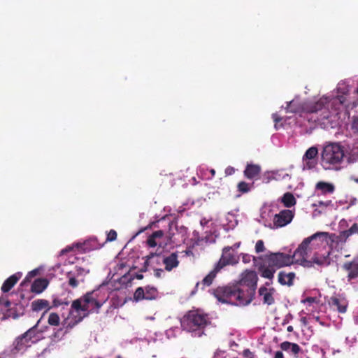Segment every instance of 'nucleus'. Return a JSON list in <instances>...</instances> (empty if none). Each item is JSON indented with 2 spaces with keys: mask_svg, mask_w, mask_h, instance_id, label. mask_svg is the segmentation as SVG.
Instances as JSON below:
<instances>
[{
  "mask_svg": "<svg viewBox=\"0 0 358 358\" xmlns=\"http://www.w3.org/2000/svg\"><path fill=\"white\" fill-rule=\"evenodd\" d=\"M294 213L290 210H282L275 214L273 218V224L278 227H282L290 223L294 217Z\"/></svg>",
  "mask_w": 358,
  "mask_h": 358,
  "instance_id": "f8f14e48",
  "label": "nucleus"
},
{
  "mask_svg": "<svg viewBox=\"0 0 358 358\" xmlns=\"http://www.w3.org/2000/svg\"><path fill=\"white\" fill-rule=\"evenodd\" d=\"M103 245L104 243H99L96 237H92L83 243H77L75 245L83 252H87L90 250L100 249Z\"/></svg>",
  "mask_w": 358,
  "mask_h": 358,
  "instance_id": "4468645a",
  "label": "nucleus"
},
{
  "mask_svg": "<svg viewBox=\"0 0 358 358\" xmlns=\"http://www.w3.org/2000/svg\"><path fill=\"white\" fill-rule=\"evenodd\" d=\"M217 265H215L214 268L202 280L201 284L203 285L201 289H204L205 287H209L212 285L214 279L217 274L221 271Z\"/></svg>",
  "mask_w": 358,
  "mask_h": 358,
  "instance_id": "393cba45",
  "label": "nucleus"
},
{
  "mask_svg": "<svg viewBox=\"0 0 358 358\" xmlns=\"http://www.w3.org/2000/svg\"><path fill=\"white\" fill-rule=\"evenodd\" d=\"M356 92L358 94V88L356 90Z\"/></svg>",
  "mask_w": 358,
  "mask_h": 358,
  "instance_id": "774afa93",
  "label": "nucleus"
},
{
  "mask_svg": "<svg viewBox=\"0 0 358 358\" xmlns=\"http://www.w3.org/2000/svg\"><path fill=\"white\" fill-rule=\"evenodd\" d=\"M329 255L330 252H327L325 254L322 255L316 252L311 258V259L308 260V262H311V266L313 264H317L319 266H328L331 262Z\"/></svg>",
  "mask_w": 358,
  "mask_h": 358,
  "instance_id": "f3484780",
  "label": "nucleus"
},
{
  "mask_svg": "<svg viewBox=\"0 0 358 358\" xmlns=\"http://www.w3.org/2000/svg\"><path fill=\"white\" fill-rule=\"evenodd\" d=\"M199 285H200V282H197L196 285V288H198Z\"/></svg>",
  "mask_w": 358,
  "mask_h": 358,
  "instance_id": "69168bd1",
  "label": "nucleus"
},
{
  "mask_svg": "<svg viewBox=\"0 0 358 358\" xmlns=\"http://www.w3.org/2000/svg\"><path fill=\"white\" fill-rule=\"evenodd\" d=\"M145 229H141L136 234H141V232H143Z\"/></svg>",
  "mask_w": 358,
  "mask_h": 358,
  "instance_id": "0e129e2a",
  "label": "nucleus"
},
{
  "mask_svg": "<svg viewBox=\"0 0 358 358\" xmlns=\"http://www.w3.org/2000/svg\"><path fill=\"white\" fill-rule=\"evenodd\" d=\"M329 303L332 307H336L341 313H344L347 310L348 301L345 299H340L336 296L331 297Z\"/></svg>",
  "mask_w": 358,
  "mask_h": 358,
  "instance_id": "aec40b11",
  "label": "nucleus"
},
{
  "mask_svg": "<svg viewBox=\"0 0 358 358\" xmlns=\"http://www.w3.org/2000/svg\"><path fill=\"white\" fill-rule=\"evenodd\" d=\"M318 206L321 207V206H325V207H327V206H333V203H332V201L331 200H329V201H319L318 202Z\"/></svg>",
  "mask_w": 358,
  "mask_h": 358,
  "instance_id": "3c124183",
  "label": "nucleus"
},
{
  "mask_svg": "<svg viewBox=\"0 0 358 358\" xmlns=\"http://www.w3.org/2000/svg\"><path fill=\"white\" fill-rule=\"evenodd\" d=\"M145 299L152 300L156 299L158 294L157 288L154 287L147 286L145 289Z\"/></svg>",
  "mask_w": 358,
  "mask_h": 358,
  "instance_id": "2f4dec72",
  "label": "nucleus"
},
{
  "mask_svg": "<svg viewBox=\"0 0 358 358\" xmlns=\"http://www.w3.org/2000/svg\"><path fill=\"white\" fill-rule=\"evenodd\" d=\"M36 327H37V324H36L33 327H31L29 329H28L25 333L23 334V335L26 338H28V336H30L31 337H32L34 338L35 337V336H36Z\"/></svg>",
  "mask_w": 358,
  "mask_h": 358,
  "instance_id": "ea45409f",
  "label": "nucleus"
},
{
  "mask_svg": "<svg viewBox=\"0 0 358 358\" xmlns=\"http://www.w3.org/2000/svg\"><path fill=\"white\" fill-rule=\"evenodd\" d=\"M105 301H101L98 299L97 292L96 290L87 292L86 294L81 296L80 298L73 301L71 303V310L70 313L74 310L76 313L80 311L85 312L83 317H79V318L75 322L77 324L81 322L84 317L88 316L90 313L99 312V309L103 305Z\"/></svg>",
  "mask_w": 358,
  "mask_h": 358,
  "instance_id": "20e7f679",
  "label": "nucleus"
},
{
  "mask_svg": "<svg viewBox=\"0 0 358 358\" xmlns=\"http://www.w3.org/2000/svg\"><path fill=\"white\" fill-rule=\"evenodd\" d=\"M278 172L279 171H273L265 173L262 178L263 182L268 183L271 180H278Z\"/></svg>",
  "mask_w": 358,
  "mask_h": 358,
  "instance_id": "473e14b6",
  "label": "nucleus"
},
{
  "mask_svg": "<svg viewBox=\"0 0 358 358\" xmlns=\"http://www.w3.org/2000/svg\"><path fill=\"white\" fill-rule=\"evenodd\" d=\"M10 317H13V319H17L18 317V315L16 313H13V310L10 309L3 316V319H6Z\"/></svg>",
  "mask_w": 358,
  "mask_h": 358,
  "instance_id": "79ce46f5",
  "label": "nucleus"
},
{
  "mask_svg": "<svg viewBox=\"0 0 358 358\" xmlns=\"http://www.w3.org/2000/svg\"><path fill=\"white\" fill-rule=\"evenodd\" d=\"M318 155V150L316 147L309 148L303 156V169H312L317 164L316 158Z\"/></svg>",
  "mask_w": 358,
  "mask_h": 358,
  "instance_id": "9b49d317",
  "label": "nucleus"
},
{
  "mask_svg": "<svg viewBox=\"0 0 358 358\" xmlns=\"http://www.w3.org/2000/svg\"><path fill=\"white\" fill-rule=\"evenodd\" d=\"M243 355L247 358H254L252 357L253 355L252 352L249 349H245L243 352Z\"/></svg>",
  "mask_w": 358,
  "mask_h": 358,
  "instance_id": "603ef678",
  "label": "nucleus"
},
{
  "mask_svg": "<svg viewBox=\"0 0 358 358\" xmlns=\"http://www.w3.org/2000/svg\"><path fill=\"white\" fill-rule=\"evenodd\" d=\"M145 262H144V264H143V266L142 267V268L141 269V272H145L148 271V268L149 266H150V260H148L147 258H145Z\"/></svg>",
  "mask_w": 358,
  "mask_h": 358,
  "instance_id": "49530a36",
  "label": "nucleus"
},
{
  "mask_svg": "<svg viewBox=\"0 0 358 358\" xmlns=\"http://www.w3.org/2000/svg\"><path fill=\"white\" fill-rule=\"evenodd\" d=\"M280 348L282 350L287 351L290 350L294 355H297L301 351V348L296 343H290L288 341L282 342L280 344Z\"/></svg>",
  "mask_w": 358,
  "mask_h": 358,
  "instance_id": "c756f323",
  "label": "nucleus"
},
{
  "mask_svg": "<svg viewBox=\"0 0 358 358\" xmlns=\"http://www.w3.org/2000/svg\"><path fill=\"white\" fill-rule=\"evenodd\" d=\"M241 245V242L234 243L232 246H227L222 249V253L219 261L215 265L220 269L228 265L236 264L238 261L235 255V251Z\"/></svg>",
  "mask_w": 358,
  "mask_h": 358,
  "instance_id": "1a4fd4ad",
  "label": "nucleus"
},
{
  "mask_svg": "<svg viewBox=\"0 0 358 358\" xmlns=\"http://www.w3.org/2000/svg\"><path fill=\"white\" fill-rule=\"evenodd\" d=\"M117 234L116 231L114 230V229H110L107 233V237H106V239L105 241V243H106V242H112V241H115L117 239Z\"/></svg>",
  "mask_w": 358,
  "mask_h": 358,
  "instance_id": "4c0bfd02",
  "label": "nucleus"
},
{
  "mask_svg": "<svg viewBox=\"0 0 358 358\" xmlns=\"http://www.w3.org/2000/svg\"><path fill=\"white\" fill-rule=\"evenodd\" d=\"M293 330H294V328H293V327H292V326H291V325H290V326H288V327H287V331L288 332H292V331H293Z\"/></svg>",
  "mask_w": 358,
  "mask_h": 358,
  "instance_id": "bf43d9fd",
  "label": "nucleus"
},
{
  "mask_svg": "<svg viewBox=\"0 0 358 358\" xmlns=\"http://www.w3.org/2000/svg\"><path fill=\"white\" fill-rule=\"evenodd\" d=\"M272 118H273V121L275 122V129H278V126H277L278 123L282 120V117L278 113H273L272 115Z\"/></svg>",
  "mask_w": 358,
  "mask_h": 358,
  "instance_id": "37998d69",
  "label": "nucleus"
},
{
  "mask_svg": "<svg viewBox=\"0 0 358 358\" xmlns=\"http://www.w3.org/2000/svg\"><path fill=\"white\" fill-rule=\"evenodd\" d=\"M37 273H38L37 270H33L29 273V276L34 277V276L36 275Z\"/></svg>",
  "mask_w": 358,
  "mask_h": 358,
  "instance_id": "6e6d98bb",
  "label": "nucleus"
},
{
  "mask_svg": "<svg viewBox=\"0 0 358 358\" xmlns=\"http://www.w3.org/2000/svg\"><path fill=\"white\" fill-rule=\"evenodd\" d=\"M258 276L255 271L246 270L236 283L246 303L250 304L254 299L257 286Z\"/></svg>",
  "mask_w": 358,
  "mask_h": 358,
  "instance_id": "423d86ee",
  "label": "nucleus"
},
{
  "mask_svg": "<svg viewBox=\"0 0 358 358\" xmlns=\"http://www.w3.org/2000/svg\"><path fill=\"white\" fill-rule=\"evenodd\" d=\"M48 322L52 326H58L60 322V318L57 313H52L50 314L48 320Z\"/></svg>",
  "mask_w": 358,
  "mask_h": 358,
  "instance_id": "f704fd0d",
  "label": "nucleus"
},
{
  "mask_svg": "<svg viewBox=\"0 0 358 358\" xmlns=\"http://www.w3.org/2000/svg\"><path fill=\"white\" fill-rule=\"evenodd\" d=\"M3 304L6 308H9L11 305V302L9 300H6Z\"/></svg>",
  "mask_w": 358,
  "mask_h": 358,
  "instance_id": "4d7b16f0",
  "label": "nucleus"
},
{
  "mask_svg": "<svg viewBox=\"0 0 358 358\" xmlns=\"http://www.w3.org/2000/svg\"><path fill=\"white\" fill-rule=\"evenodd\" d=\"M289 174H288V173H286V174H285V175L282 176V178H283V179H285V177H289Z\"/></svg>",
  "mask_w": 358,
  "mask_h": 358,
  "instance_id": "e2e57ef3",
  "label": "nucleus"
},
{
  "mask_svg": "<svg viewBox=\"0 0 358 358\" xmlns=\"http://www.w3.org/2000/svg\"><path fill=\"white\" fill-rule=\"evenodd\" d=\"M320 155V164L324 169L338 171L344 160V148L338 143H329L323 147Z\"/></svg>",
  "mask_w": 358,
  "mask_h": 358,
  "instance_id": "7ed1b4c3",
  "label": "nucleus"
},
{
  "mask_svg": "<svg viewBox=\"0 0 358 358\" xmlns=\"http://www.w3.org/2000/svg\"><path fill=\"white\" fill-rule=\"evenodd\" d=\"M265 285H266V286H269V285H270V282H266L265 283Z\"/></svg>",
  "mask_w": 358,
  "mask_h": 358,
  "instance_id": "338daca9",
  "label": "nucleus"
},
{
  "mask_svg": "<svg viewBox=\"0 0 358 358\" xmlns=\"http://www.w3.org/2000/svg\"><path fill=\"white\" fill-rule=\"evenodd\" d=\"M151 236H152V238H155V239L161 238L164 236V231L162 230H158L154 231Z\"/></svg>",
  "mask_w": 358,
  "mask_h": 358,
  "instance_id": "c03bdc74",
  "label": "nucleus"
},
{
  "mask_svg": "<svg viewBox=\"0 0 358 358\" xmlns=\"http://www.w3.org/2000/svg\"><path fill=\"white\" fill-rule=\"evenodd\" d=\"M343 270L348 272V281L351 282L352 280L358 278V257H354L350 262H346L342 266Z\"/></svg>",
  "mask_w": 358,
  "mask_h": 358,
  "instance_id": "ddd939ff",
  "label": "nucleus"
},
{
  "mask_svg": "<svg viewBox=\"0 0 358 358\" xmlns=\"http://www.w3.org/2000/svg\"><path fill=\"white\" fill-rule=\"evenodd\" d=\"M210 173H211V175H212L213 176H215V171L214 169H211V170H210Z\"/></svg>",
  "mask_w": 358,
  "mask_h": 358,
  "instance_id": "680f3d73",
  "label": "nucleus"
},
{
  "mask_svg": "<svg viewBox=\"0 0 358 358\" xmlns=\"http://www.w3.org/2000/svg\"><path fill=\"white\" fill-rule=\"evenodd\" d=\"M212 294L222 303H230L240 306L248 305L236 284L217 287L212 290Z\"/></svg>",
  "mask_w": 358,
  "mask_h": 358,
  "instance_id": "39448f33",
  "label": "nucleus"
},
{
  "mask_svg": "<svg viewBox=\"0 0 358 358\" xmlns=\"http://www.w3.org/2000/svg\"><path fill=\"white\" fill-rule=\"evenodd\" d=\"M253 183L250 185L245 181H241L237 185L238 192L241 194H245L250 191Z\"/></svg>",
  "mask_w": 358,
  "mask_h": 358,
  "instance_id": "72a5a7b5",
  "label": "nucleus"
},
{
  "mask_svg": "<svg viewBox=\"0 0 358 358\" xmlns=\"http://www.w3.org/2000/svg\"><path fill=\"white\" fill-rule=\"evenodd\" d=\"M295 278L294 272L286 273L285 271H280L278 273V282L282 285L292 286Z\"/></svg>",
  "mask_w": 358,
  "mask_h": 358,
  "instance_id": "412c9836",
  "label": "nucleus"
},
{
  "mask_svg": "<svg viewBox=\"0 0 358 358\" xmlns=\"http://www.w3.org/2000/svg\"><path fill=\"white\" fill-rule=\"evenodd\" d=\"M271 264H262L259 266V271L260 272V275L262 278H267L271 280L273 278L274 273L276 271V269L271 266Z\"/></svg>",
  "mask_w": 358,
  "mask_h": 358,
  "instance_id": "5701e85b",
  "label": "nucleus"
},
{
  "mask_svg": "<svg viewBox=\"0 0 358 358\" xmlns=\"http://www.w3.org/2000/svg\"><path fill=\"white\" fill-rule=\"evenodd\" d=\"M147 244L151 247V248H154L155 246H157V245H161L162 243H158L157 242L156 239L155 238H152V236H150L147 240Z\"/></svg>",
  "mask_w": 358,
  "mask_h": 358,
  "instance_id": "a19ab883",
  "label": "nucleus"
},
{
  "mask_svg": "<svg viewBox=\"0 0 358 358\" xmlns=\"http://www.w3.org/2000/svg\"><path fill=\"white\" fill-rule=\"evenodd\" d=\"M148 260H150V267L155 268L156 266L160 265L162 263V259L164 256H162L161 254L151 252L150 255L145 257Z\"/></svg>",
  "mask_w": 358,
  "mask_h": 358,
  "instance_id": "c85d7f7f",
  "label": "nucleus"
},
{
  "mask_svg": "<svg viewBox=\"0 0 358 358\" xmlns=\"http://www.w3.org/2000/svg\"><path fill=\"white\" fill-rule=\"evenodd\" d=\"M357 234H358V224L354 223L350 229L340 232L338 239L341 242H345L350 236Z\"/></svg>",
  "mask_w": 358,
  "mask_h": 358,
  "instance_id": "b1692460",
  "label": "nucleus"
},
{
  "mask_svg": "<svg viewBox=\"0 0 358 358\" xmlns=\"http://www.w3.org/2000/svg\"><path fill=\"white\" fill-rule=\"evenodd\" d=\"M210 323L208 315L199 310L188 311L181 320L182 329L190 333L193 337H201L205 334V329Z\"/></svg>",
  "mask_w": 358,
  "mask_h": 358,
  "instance_id": "f03ea898",
  "label": "nucleus"
},
{
  "mask_svg": "<svg viewBox=\"0 0 358 358\" xmlns=\"http://www.w3.org/2000/svg\"><path fill=\"white\" fill-rule=\"evenodd\" d=\"M75 245H76V243L73 244V246H68L67 248L62 250L60 252V255H65L68 252L71 251L73 248H77V247Z\"/></svg>",
  "mask_w": 358,
  "mask_h": 358,
  "instance_id": "de8ad7c7",
  "label": "nucleus"
},
{
  "mask_svg": "<svg viewBox=\"0 0 358 358\" xmlns=\"http://www.w3.org/2000/svg\"><path fill=\"white\" fill-rule=\"evenodd\" d=\"M274 358H284L283 353L281 351H277L275 354Z\"/></svg>",
  "mask_w": 358,
  "mask_h": 358,
  "instance_id": "5fc2aeb1",
  "label": "nucleus"
},
{
  "mask_svg": "<svg viewBox=\"0 0 358 358\" xmlns=\"http://www.w3.org/2000/svg\"><path fill=\"white\" fill-rule=\"evenodd\" d=\"M259 294L263 296V303L268 306L273 305L275 303L273 293L275 289L273 288L268 289L264 286L259 289Z\"/></svg>",
  "mask_w": 358,
  "mask_h": 358,
  "instance_id": "dca6fc26",
  "label": "nucleus"
},
{
  "mask_svg": "<svg viewBox=\"0 0 358 358\" xmlns=\"http://www.w3.org/2000/svg\"><path fill=\"white\" fill-rule=\"evenodd\" d=\"M281 201L283 203V205L287 208L294 206L296 203L295 197L290 192L285 193L281 199Z\"/></svg>",
  "mask_w": 358,
  "mask_h": 358,
  "instance_id": "7c9ffc66",
  "label": "nucleus"
},
{
  "mask_svg": "<svg viewBox=\"0 0 358 358\" xmlns=\"http://www.w3.org/2000/svg\"><path fill=\"white\" fill-rule=\"evenodd\" d=\"M135 278H137L138 280H141L143 278V275L140 273H136Z\"/></svg>",
  "mask_w": 358,
  "mask_h": 358,
  "instance_id": "13d9d810",
  "label": "nucleus"
},
{
  "mask_svg": "<svg viewBox=\"0 0 358 358\" xmlns=\"http://www.w3.org/2000/svg\"><path fill=\"white\" fill-rule=\"evenodd\" d=\"M315 188L316 189L321 191L322 194H331L335 190V187L333 184L324 181L318 182L315 185Z\"/></svg>",
  "mask_w": 358,
  "mask_h": 358,
  "instance_id": "bb28decb",
  "label": "nucleus"
},
{
  "mask_svg": "<svg viewBox=\"0 0 358 358\" xmlns=\"http://www.w3.org/2000/svg\"><path fill=\"white\" fill-rule=\"evenodd\" d=\"M261 172V166L258 164H248L244 170V176L250 180L255 179Z\"/></svg>",
  "mask_w": 358,
  "mask_h": 358,
  "instance_id": "6ab92c4d",
  "label": "nucleus"
},
{
  "mask_svg": "<svg viewBox=\"0 0 358 358\" xmlns=\"http://www.w3.org/2000/svg\"><path fill=\"white\" fill-rule=\"evenodd\" d=\"M52 307L50 303L45 299H36L31 303V309L33 311L39 312L43 309L49 310Z\"/></svg>",
  "mask_w": 358,
  "mask_h": 358,
  "instance_id": "a878e982",
  "label": "nucleus"
},
{
  "mask_svg": "<svg viewBox=\"0 0 358 358\" xmlns=\"http://www.w3.org/2000/svg\"><path fill=\"white\" fill-rule=\"evenodd\" d=\"M13 345L15 350L19 352L30 346V343L27 341V338L22 334L15 340Z\"/></svg>",
  "mask_w": 358,
  "mask_h": 358,
  "instance_id": "cd10ccee",
  "label": "nucleus"
},
{
  "mask_svg": "<svg viewBox=\"0 0 358 358\" xmlns=\"http://www.w3.org/2000/svg\"><path fill=\"white\" fill-rule=\"evenodd\" d=\"M316 301V299L315 297H307L306 299H304L303 301V303H313L314 302H315Z\"/></svg>",
  "mask_w": 358,
  "mask_h": 358,
  "instance_id": "864d4df0",
  "label": "nucleus"
},
{
  "mask_svg": "<svg viewBox=\"0 0 358 358\" xmlns=\"http://www.w3.org/2000/svg\"><path fill=\"white\" fill-rule=\"evenodd\" d=\"M352 129L354 131V132L358 134V117H356L353 120L352 124Z\"/></svg>",
  "mask_w": 358,
  "mask_h": 358,
  "instance_id": "a18cd8bd",
  "label": "nucleus"
},
{
  "mask_svg": "<svg viewBox=\"0 0 358 358\" xmlns=\"http://www.w3.org/2000/svg\"><path fill=\"white\" fill-rule=\"evenodd\" d=\"M32 337H31L30 336H28V338H27V341L30 343H34V341H32Z\"/></svg>",
  "mask_w": 358,
  "mask_h": 358,
  "instance_id": "052dcab7",
  "label": "nucleus"
},
{
  "mask_svg": "<svg viewBox=\"0 0 358 358\" xmlns=\"http://www.w3.org/2000/svg\"><path fill=\"white\" fill-rule=\"evenodd\" d=\"M69 304V301L66 299H65L64 300H62L61 299H59L57 296H53L52 307L57 308L62 305L68 306Z\"/></svg>",
  "mask_w": 358,
  "mask_h": 358,
  "instance_id": "e433bc0d",
  "label": "nucleus"
},
{
  "mask_svg": "<svg viewBox=\"0 0 358 358\" xmlns=\"http://www.w3.org/2000/svg\"><path fill=\"white\" fill-rule=\"evenodd\" d=\"M89 273V269L78 265L73 266L66 273L69 286L73 289L78 287L80 282L85 281V278Z\"/></svg>",
  "mask_w": 358,
  "mask_h": 358,
  "instance_id": "6e6552de",
  "label": "nucleus"
},
{
  "mask_svg": "<svg viewBox=\"0 0 358 358\" xmlns=\"http://www.w3.org/2000/svg\"><path fill=\"white\" fill-rule=\"evenodd\" d=\"M266 263L271 264L276 270L295 263L292 255L282 252L271 253L266 257Z\"/></svg>",
  "mask_w": 358,
  "mask_h": 358,
  "instance_id": "9d476101",
  "label": "nucleus"
},
{
  "mask_svg": "<svg viewBox=\"0 0 358 358\" xmlns=\"http://www.w3.org/2000/svg\"><path fill=\"white\" fill-rule=\"evenodd\" d=\"M49 282L45 278H38L34 281L31 286V291L34 293L40 294L48 287Z\"/></svg>",
  "mask_w": 358,
  "mask_h": 358,
  "instance_id": "4be33fe9",
  "label": "nucleus"
},
{
  "mask_svg": "<svg viewBox=\"0 0 358 358\" xmlns=\"http://www.w3.org/2000/svg\"><path fill=\"white\" fill-rule=\"evenodd\" d=\"M22 277V273L18 272L7 278L1 286V291L3 293L9 292Z\"/></svg>",
  "mask_w": 358,
  "mask_h": 358,
  "instance_id": "a211bd4d",
  "label": "nucleus"
},
{
  "mask_svg": "<svg viewBox=\"0 0 358 358\" xmlns=\"http://www.w3.org/2000/svg\"><path fill=\"white\" fill-rule=\"evenodd\" d=\"M162 263L164 264V269L166 271H171L173 268L178 266L180 262L178 260V252H172L169 256L164 257L162 259Z\"/></svg>",
  "mask_w": 358,
  "mask_h": 358,
  "instance_id": "2eb2a0df",
  "label": "nucleus"
},
{
  "mask_svg": "<svg viewBox=\"0 0 358 358\" xmlns=\"http://www.w3.org/2000/svg\"><path fill=\"white\" fill-rule=\"evenodd\" d=\"M154 275L156 278H161L162 273H164V270L162 268H154Z\"/></svg>",
  "mask_w": 358,
  "mask_h": 358,
  "instance_id": "8fccbe9b",
  "label": "nucleus"
},
{
  "mask_svg": "<svg viewBox=\"0 0 358 358\" xmlns=\"http://www.w3.org/2000/svg\"><path fill=\"white\" fill-rule=\"evenodd\" d=\"M329 235L327 232H317L312 236L306 238L298 246L293 254L295 263L299 264L303 266H311V262L307 259L309 254L313 250L311 242L317 238L327 237Z\"/></svg>",
  "mask_w": 358,
  "mask_h": 358,
  "instance_id": "0eeeda50",
  "label": "nucleus"
},
{
  "mask_svg": "<svg viewBox=\"0 0 358 358\" xmlns=\"http://www.w3.org/2000/svg\"><path fill=\"white\" fill-rule=\"evenodd\" d=\"M329 99L327 97H322L317 101L305 105L301 104L298 101L292 100L287 103V113H306L315 114L314 122L320 123L325 120H329L331 116L329 110Z\"/></svg>",
  "mask_w": 358,
  "mask_h": 358,
  "instance_id": "f257e3e1",
  "label": "nucleus"
},
{
  "mask_svg": "<svg viewBox=\"0 0 358 358\" xmlns=\"http://www.w3.org/2000/svg\"><path fill=\"white\" fill-rule=\"evenodd\" d=\"M265 250L264 243L262 240H259L255 245V251L257 253L262 252Z\"/></svg>",
  "mask_w": 358,
  "mask_h": 358,
  "instance_id": "58836bf2",
  "label": "nucleus"
},
{
  "mask_svg": "<svg viewBox=\"0 0 358 358\" xmlns=\"http://www.w3.org/2000/svg\"><path fill=\"white\" fill-rule=\"evenodd\" d=\"M134 299L136 301L145 299V293L143 287H140L136 289L134 294Z\"/></svg>",
  "mask_w": 358,
  "mask_h": 358,
  "instance_id": "c9c22d12",
  "label": "nucleus"
},
{
  "mask_svg": "<svg viewBox=\"0 0 358 358\" xmlns=\"http://www.w3.org/2000/svg\"><path fill=\"white\" fill-rule=\"evenodd\" d=\"M224 172L226 176H231L235 173V169L232 166H227Z\"/></svg>",
  "mask_w": 358,
  "mask_h": 358,
  "instance_id": "09e8293b",
  "label": "nucleus"
}]
</instances>
